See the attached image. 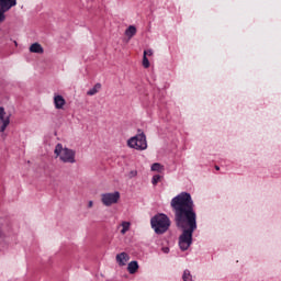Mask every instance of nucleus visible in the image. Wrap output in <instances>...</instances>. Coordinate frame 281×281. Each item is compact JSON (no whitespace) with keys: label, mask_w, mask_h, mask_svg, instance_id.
Here are the masks:
<instances>
[{"label":"nucleus","mask_w":281,"mask_h":281,"mask_svg":"<svg viewBox=\"0 0 281 281\" xmlns=\"http://www.w3.org/2000/svg\"><path fill=\"white\" fill-rule=\"evenodd\" d=\"M171 210L175 214L177 227L183 229L179 237V247L181 251H188L192 245V235L196 229V212H194V201L188 192H181L176 195L171 202Z\"/></svg>","instance_id":"obj_1"},{"label":"nucleus","mask_w":281,"mask_h":281,"mask_svg":"<svg viewBox=\"0 0 281 281\" xmlns=\"http://www.w3.org/2000/svg\"><path fill=\"white\" fill-rule=\"evenodd\" d=\"M150 225L155 234H166V232L170 229V217L164 213L157 214L151 217Z\"/></svg>","instance_id":"obj_2"},{"label":"nucleus","mask_w":281,"mask_h":281,"mask_svg":"<svg viewBox=\"0 0 281 281\" xmlns=\"http://www.w3.org/2000/svg\"><path fill=\"white\" fill-rule=\"evenodd\" d=\"M54 154L63 164H76V150L64 147L63 144H57Z\"/></svg>","instance_id":"obj_3"},{"label":"nucleus","mask_w":281,"mask_h":281,"mask_svg":"<svg viewBox=\"0 0 281 281\" xmlns=\"http://www.w3.org/2000/svg\"><path fill=\"white\" fill-rule=\"evenodd\" d=\"M127 146L130 148H134V150H146V148H148L146 134L142 130H138L137 135H135L134 137H131L127 140Z\"/></svg>","instance_id":"obj_4"},{"label":"nucleus","mask_w":281,"mask_h":281,"mask_svg":"<svg viewBox=\"0 0 281 281\" xmlns=\"http://www.w3.org/2000/svg\"><path fill=\"white\" fill-rule=\"evenodd\" d=\"M16 5V0H0V24L5 22V12Z\"/></svg>","instance_id":"obj_5"},{"label":"nucleus","mask_w":281,"mask_h":281,"mask_svg":"<svg viewBox=\"0 0 281 281\" xmlns=\"http://www.w3.org/2000/svg\"><path fill=\"white\" fill-rule=\"evenodd\" d=\"M120 201V192L115 191L113 193H103L101 194V202L105 205V207H111V205H115Z\"/></svg>","instance_id":"obj_6"},{"label":"nucleus","mask_w":281,"mask_h":281,"mask_svg":"<svg viewBox=\"0 0 281 281\" xmlns=\"http://www.w3.org/2000/svg\"><path fill=\"white\" fill-rule=\"evenodd\" d=\"M10 126V116H5V109L0 108V133H4Z\"/></svg>","instance_id":"obj_7"},{"label":"nucleus","mask_w":281,"mask_h":281,"mask_svg":"<svg viewBox=\"0 0 281 281\" xmlns=\"http://www.w3.org/2000/svg\"><path fill=\"white\" fill-rule=\"evenodd\" d=\"M131 260V257L126 252H121L116 255V262L120 267L126 266V262Z\"/></svg>","instance_id":"obj_8"},{"label":"nucleus","mask_w":281,"mask_h":281,"mask_svg":"<svg viewBox=\"0 0 281 281\" xmlns=\"http://www.w3.org/2000/svg\"><path fill=\"white\" fill-rule=\"evenodd\" d=\"M54 104L55 109H64L65 104H67V101L63 95L57 94L54 97Z\"/></svg>","instance_id":"obj_9"},{"label":"nucleus","mask_w":281,"mask_h":281,"mask_svg":"<svg viewBox=\"0 0 281 281\" xmlns=\"http://www.w3.org/2000/svg\"><path fill=\"white\" fill-rule=\"evenodd\" d=\"M31 54H43V46L38 43H34L30 46Z\"/></svg>","instance_id":"obj_10"},{"label":"nucleus","mask_w":281,"mask_h":281,"mask_svg":"<svg viewBox=\"0 0 281 281\" xmlns=\"http://www.w3.org/2000/svg\"><path fill=\"white\" fill-rule=\"evenodd\" d=\"M135 34H137V27H135V25H130L127 30H125V36H127L130 41Z\"/></svg>","instance_id":"obj_11"},{"label":"nucleus","mask_w":281,"mask_h":281,"mask_svg":"<svg viewBox=\"0 0 281 281\" xmlns=\"http://www.w3.org/2000/svg\"><path fill=\"white\" fill-rule=\"evenodd\" d=\"M137 269H139V263L137 261H131L127 266L128 273H137Z\"/></svg>","instance_id":"obj_12"},{"label":"nucleus","mask_w":281,"mask_h":281,"mask_svg":"<svg viewBox=\"0 0 281 281\" xmlns=\"http://www.w3.org/2000/svg\"><path fill=\"white\" fill-rule=\"evenodd\" d=\"M100 89H102V85L101 83H97L93 88H91L87 92V95H95V93H99Z\"/></svg>","instance_id":"obj_13"},{"label":"nucleus","mask_w":281,"mask_h":281,"mask_svg":"<svg viewBox=\"0 0 281 281\" xmlns=\"http://www.w3.org/2000/svg\"><path fill=\"white\" fill-rule=\"evenodd\" d=\"M121 227H122L121 234L122 236H124V234H126V232H130L131 229V222H122Z\"/></svg>","instance_id":"obj_14"},{"label":"nucleus","mask_w":281,"mask_h":281,"mask_svg":"<svg viewBox=\"0 0 281 281\" xmlns=\"http://www.w3.org/2000/svg\"><path fill=\"white\" fill-rule=\"evenodd\" d=\"M151 170L153 172H161V170H164V166L159 162H155L151 165Z\"/></svg>","instance_id":"obj_15"},{"label":"nucleus","mask_w":281,"mask_h":281,"mask_svg":"<svg viewBox=\"0 0 281 281\" xmlns=\"http://www.w3.org/2000/svg\"><path fill=\"white\" fill-rule=\"evenodd\" d=\"M182 280L183 281H192V274L190 273V270H184Z\"/></svg>","instance_id":"obj_16"},{"label":"nucleus","mask_w":281,"mask_h":281,"mask_svg":"<svg viewBox=\"0 0 281 281\" xmlns=\"http://www.w3.org/2000/svg\"><path fill=\"white\" fill-rule=\"evenodd\" d=\"M143 67L145 69H148V67H150V61L148 60V57L146 55L143 56Z\"/></svg>","instance_id":"obj_17"},{"label":"nucleus","mask_w":281,"mask_h":281,"mask_svg":"<svg viewBox=\"0 0 281 281\" xmlns=\"http://www.w3.org/2000/svg\"><path fill=\"white\" fill-rule=\"evenodd\" d=\"M160 180H161V176L159 175L154 176L151 180L153 186H157V183H159Z\"/></svg>","instance_id":"obj_18"},{"label":"nucleus","mask_w":281,"mask_h":281,"mask_svg":"<svg viewBox=\"0 0 281 281\" xmlns=\"http://www.w3.org/2000/svg\"><path fill=\"white\" fill-rule=\"evenodd\" d=\"M144 56H153V49L144 50Z\"/></svg>","instance_id":"obj_19"},{"label":"nucleus","mask_w":281,"mask_h":281,"mask_svg":"<svg viewBox=\"0 0 281 281\" xmlns=\"http://www.w3.org/2000/svg\"><path fill=\"white\" fill-rule=\"evenodd\" d=\"M162 251H164V254H170V248L164 247V248H162Z\"/></svg>","instance_id":"obj_20"},{"label":"nucleus","mask_w":281,"mask_h":281,"mask_svg":"<svg viewBox=\"0 0 281 281\" xmlns=\"http://www.w3.org/2000/svg\"><path fill=\"white\" fill-rule=\"evenodd\" d=\"M88 207H93V201L88 202Z\"/></svg>","instance_id":"obj_21"},{"label":"nucleus","mask_w":281,"mask_h":281,"mask_svg":"<svg viewBox=\"0 0 281 281\" xmlns=\"http://www.w3.org/2000/svg\"><path fill=\"white\" fill-rule=\"evenodd\" d=\"M215 170H221V167H218V166H215Z\"/></svg>","instance_id":"obj_22"}]
</instances>
